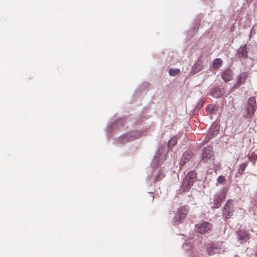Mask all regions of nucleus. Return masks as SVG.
Wrapping results in <instances>:
<instances>
[{
	"instance_id": "f257e3e1",
	"label": "nucleus",
	"mask_w": 257,
	"mask_h": 257,
	"mask_svg": "<svg viewBox=\"0 0 257 257\" xmlns=\"http://www.w3.org/2000/svg\"><path fill=\"white\" fill-rule=\"evenodd\" d=\"M257 104L256 99L254 97H250L247 100V103L246 106L245 112L244 116L247 118H251L256 110Z\"/></svg>"
},
{
	"instance_id": "f03ea898",
	"label": "nucleus",
	"mask_w": 257,
	"mask_h": 257,
	"mask_svg": "<svg viewBox=\"0 0 257 257\" xmlns=\"http://www.w3.org/2000/svg\"><path fill=\"white\" fill-rule=\"evenodd\" d=\"M189 212V208L186 206H181L174 217V221L176 224L181 223L183 219L186 217Z\"/></svg>"
},
{
	"instance_id": "7ed1b4c3",
	"label": "nucleus",
	"mask_w": 257,
	"mask_h": 257,
	"mask_svg": "<svg viewBox=\"0 0 257 257\" xmlns=\"http://www.w3.org/2000/svg\"><path fill=\"white\" fill-rule=\"evenodd\" d=\"M233 205V201L232 200H228L226 201L222 212V216L224 218H230L233 215L234 211Z\"/></svg>"
},
{
	"instance_id": "20e7f679",
	"label": "nucleus",
	"mask_w": 257,
	"mask_h": 257,
	"mask_svg": "<svg viewBox=\"0 0 257 257\" xmlns=\"http://www.w3.org/2000/svg\"><path fill=\"white\" fill-rule=\"evenodd\" d=\"M226 198V193L224 191H221L216 193L213 197L212 208H218L221 205L222 201Z\"/></svg>"
},
{
	"instance_id": "39448f33",
	"label": "nucleus",
	"mask_w": 257,
	"mask_h": 257,
	"mask_svg": "<svg viewBox=\"0 0 257 257\" xmlns=\"http://www.w3.org/2000/svg\"><path fill=\"white\" fill-rule=\"evenodd\" d=\"M195 228L198 232L204 234L210 231L213 228V225L209 222L203 221L197 224Z\"/></svg>"
},
{
	"instance_id": "423d86ee",
	"label": "nucleus",
	"mask_w": 257,
	"mask_h": 257,
	"mask_svg": "<svg viewBox=\"0 0 257 257\" xmlns=\"http://www.w3.org/2000/svg\"><path fill=\"white\" fill-rule=\"evenodd\" d=\"M213 151L212 147H205L203 150V153L201 157V161L204 162H207L212 157Z\"/></svg>"
},
{
	"instance_id": "0eeeda50",
	"label": "nucleus",
	"mask_w": 257,
	"mask_h": 257,
	"mask_svg": "<svg viewBox=\"0 0 257 257\" xmlns=\"http://www.w3.org/2000/svg\"><path fill=\"white\" fill-rule=\"evenodd\" d=\"M221 76L224 81L227 82L233 79L232 71L229 69H226L221 72Z\"/></svg>"
},
{
	"instance_id": "6e6552de",
	"label": "nucleus",
	"mask_w": 257,
	"mask_h": 257,
	"mask_svg": "<svg viewBox=\"0 0 257 257\" xmlns=\"http://www.w3.org/2000/svg\"><path fill=\"white\" fill-rule=\"evenodd\" d=\"M221 248L218 245L213 243H210L207 247V251L209 255H212L220 251Z\"/></svg>"
},
{
	"instance_id": "1a4fd4ad",
	"label": "nucleus",
	"mask_w": 257,
	"mask_h": 257,
	"mask_svg": "<svg viewBox=\"0 0 257 257\" xmlns=\"http://www.w3.org/2000/svg\"><path fill=\"white\" fill-rule=\"evenodd\" d=\"M249 73L247 72H244L241 73L237 77V83L234 85L235 87H238L241 85L244 84L246 80L248 77Z\"/></svg>"
},
{
	"instance_id": "9d476101",
	"label": "nucleus",
	"mask_w": 257,
	"mask_h": 257,
	"mask_svg": "<svg viewBox=\"0 0 257 257\" xmlns=\"http://www.w3.org/2000/svg\"><path fill=\"white\" fill-rule=\"evenodd\" d=\"M195 182L194 181H191L186 178L183 180L182 184V188L184 191H188L192 187Z\"/></svg>"
},
{
	"instance_id": "9b49d317",
	"label": "nucleus",
	"mask_w": 257,
	"mask_h": 257,
	"mask_svg": "<svg viewBox=\"0 0 257 257\" xmlns=\"http://www.w3.org/2000/svg\"><path fill=\"white\" fill-rule=\"evenodd\" d=\"M192 153L190 152H185L181 159L180 162V164L181 166L184 165L188 161L192 158Z\"/></svg>"
},
{
	"instance_id": "f8f14e48",
	"label": "nucleus",
	"mask_w": 257,
	"mask_h": 257,
	"mask_svg": "<svg viewBox=\"0 0 257 257\" xmlns=\"http://www.w3.org/2000/svg\"><path fill=\"white\" fill-rule=\"evenodd\" d=\"M238 238L242 241H246L249 238V234L245 231L239 230L238 232Z\"/></svg>"
},
{
	"instance_id": "ddd939ff",
	"label": "nucleus",
	"mask_w": 257,
	"mask_h": 257,
	"mask_svg": "<svg viewBox=\"0 0 257 257\" xmlns=\"http://www.w3.org/2000/svg\"><path fill=\"white\" fill-rule=\"evenodd\" d=\"M218 110V106L214 104H210L206 107V111L211 114H215Z\"/></svg>"
},
{
	"instance_id": "4468645a",
	"label": "nucleus",
	"mask_w": 257,
	"mask_h": 257,
	"mask_svg": "<svg viewBox=\"0 0 257 257\" xmlns=\"http://www.w3.org/2000/svg\"><path fill=\"white\" fill-rule=\"evenodd\" d=\"M247 53L246 45H245L239 50L238 56L243 58H246L247 57Z\"/></svg>"
},
{
	"instance_id": "2eb2a0df",
	"label": "nucleus",
	"mask_w": 257,
	"mask_h": 257,
	"mask_svg": "<svg viewBox=\"0 0 257 257\" xmlns=\"http://www.w3.org/2000/svg\"><path fill=\"white\" fill-rule=\"evenodd\" d=\"M222 63L223 61L221 59L216 58L213 61L212 63V66L213 69H218L222 65Z\"/></svg>"
},
{
	"instance_id": "dca6fc26",
	"label": "nucleus",
	"mask_w": 257,
	"mask_h": 257,
	"mask_svg": "<svg viewBox=\"0 0 257 257\" xmlns=\"http://www.w3.org/2000/svg\"><path fill=\"white\" fill-rule=\"evenodd\" d=\"M197 176L196 173L195 171H192L189 172L185 176V178L194 181L195 182L196 180V177Z\"/></svg>"
},
{
	"instance_id": "f3484780",
	"label": "nucleus",
	"mask_w": 257,
	"mask_h": 257,
	"mask_svg": "<svg viewBox=\"0 0 257 257\" xmlns=\"http://www.w3.org/2000/svg\"><path fill=\"white\" fill-rule=\"evenodd\" d=\"M203 68V65L199 62L195 63L193 67V73H196L202 70Z\"/></svg>"
},
{
	"instance_id": "a211bd4d",
	"label": "nucleus",
	"mask_w": 257,
	"mask_h": 257,
	"mask_svg": "<svg viewBox=\"0 0 257 257\" xmlns=\"http://www.w3.org/2000/svg\"><path fill=\"white\" fill-rule=\"evenodd\" d=\"M180 73L179 69H170L169 70V74L172 76H175Z\"/></svg>"
},
{
	"instance_id": "6ab92c4d",
	"label": "nucleus",
	"mask_w": 257,
	"mask_h": 257,
	"mask_svg": "<svg viewBox=\"0 0 257 257\" xmlns=\"http://www.w3.org/2000/svg\"><path fill=\"white\" fill-rule=\"evenodd\" d=\"M177 142V139L176 137H173L168 142V146L169 148L174 147Z\"/></svg>"
},
{
	"instance_id": "aec40b11",
	"label": "nucleus",
	"mask_w": 257,
	"mask_h": 257,
	"mask_svg": "<svg viewBox=\"0 0 257 257\" xmlns=\"http://www.w3.org/2000/svg\"><path fill=\"white\" fill-rule=\"evenodd\" d=\"M247 163H244L240 165L239 169V173L241 175L243 174V172L244 171L246 166H247Z\"/></svg>"
},
{
	"instance_id": "412c9836",
	"label": "nucleus",
	"mask_w": 257,
	"mask_h": 257,
	"mask_svg": "<svg viewBox=\"0 0 257 257\" xmlns=\"http://www.w3.org/2000/svg\"><path fill=\"white\" fill-rule=\"evenodd\" d=\"M226 179L223 176H219L217 178V182L220 184H224Z\"/></svg>"
},
{
	"instance_id": "4be33fe9",
	"label": "nucleus",
	"mask_w": 257,
	"mask_h": 257,
	"mask_svg": "<svg viewBox=\"0 0 257 257\" xmlns=\"http://www.w3.org/2000/svg\"><path fill=\"white\" fill-rule=\"evenodd\" d=\"M217 134V131L216 130L215 131H212V128H211L210 132L208 134V135L209 136V137L210 136V138H211L213 136L216 135Z\"/></svg>"
}]
</instances>
